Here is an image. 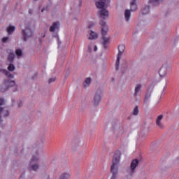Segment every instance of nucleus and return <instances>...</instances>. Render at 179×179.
Returning a JSON list of instances; mask_svg holds the SVG:
<instances>
[{"label":"nucleus","mask_w":179,"mask_h":179,"mask_svg":"<svg viewBox=\"0 0 179 179\" xmlns=\"http://www.w3.org/2000/svg\"><path fill=\"white\" fill-rule=\"evenodd\" d=\"M90 36H89V40H96L97 37H99V35L97 33L93 31H90L89 32Z\"/></svg>","instance_id":"obj_14"},{"label":"nucleus","mask_w":179,"mask_h":179,"mask_svg":"<svg viewBox=\"0 0 179 179\" xmlns=\"http://www.w3.org/2000/svg\"><path fill=\"white\" fill-rule=\"evenodd\" d=\"M150 3H152V5H159V2H160V0H150Z\"/></svg>","instance_id":"obj_28"},{"label":"nucleus","mask_w":179,"mask_h":179,"mask_svg":"<svg viewBox=\"0 0 179 179\" xmlns=\"http://www.w3.org/2000/svg\"><path fill=\"white\" fill-rule=\"evenodd\" d=\"M29 15H31V13H33V12L31 10H29Z\"/></svg>","instance_id":"obj_35"},{"label":"nucleus","mask_w":179,"mask_h":179,"mask_svg":"<svg viewBox=\"0 0 179 179\" xmlns=\"http://www.w3.org/2000/svg\"><path fill=\"white\" fill-rule=\"evenodd\" d=\"M101 93H103L101 90L96 91V94L94 96V106H99V103H100V100H101Z\"/></svg>","instance_id":"obj_8"},{"label":"nucleus","mask_w":179,"mask_h":179,"mask_svg":"<svg viewBox=\"0 0 179 179\" xmlns=\"http://www.w3.org/2000/svg\"><path fill=\"white\" fill-rule=\"evenodd\" d=\"M96 26V22H91L88 25V29H93Z\"/></svg>","instance_id":"obj_30"},{"label":"nucleus","mask_w":179,"mask_h":179,"mask_svg":"<svg viewBox=\"0 0 179 179\" xmlns=\"http://www.w3.org/2000/svg\"><path fill=\"white\" fill-rule=\"evenodd\" d=\"M102 40H103V45L104 48H106V47H107V44H108L109 39H108V38H106L103 36L102 38Z\"/></svg>","instance_id":"obj_25"},{"label":"nucleus","mask_w":179,"mask_h":179,"mask_svg":"<svg viewBox=\"0 0 179 179\" xmlns=\"http://www.w3.org/2000/svg\"><path fill=\"white\" fill-rule=\"evenodd\" d=\"M94 51H97V46L94 45Z\"/></svg>","instance_id":"obj_34"},{"label":"nucleus","mask_w":179,"mask_h":179,"mask_svg":"<svg viewBox=\"0 0 179 179\" xmlns=\"http://www.w3.org/2000/svg\"><path fill=\"white\" fill-rule=\"evenodd\" d=\"M15 69V65L12 64H9V66H8V71H9V72H13Z\"/></svg>","instance_id":"obj_27"},{"label":"nucleus","mask_w":179,"mask_h":179,"mask_svg":"<svg viewBox=\"0 0 179 179\" xmlns=\"http://www.w3.org/2000/svg\"><path fill=\"white\" fill-rule=\"evenodd\" d=\"M8 59L10 61V62H13V61L15 59V53H13V52H10L9 53Z\"/></svg>","instance_id":"obj_23"},{"label":"nucleus","mask_w":179,"mask_h":179,"mask_svg":"<svg viewBox=\"0 0 179 179\" xmlns=\"http://www.w3.org/2000/svg\"><path fill=\"white\" fill-rule=\"evenodd\" d=\"M34 1H38V0H34Z\"/></svg>","instance_id":"obj_38"},{"label":"nucleus","mask_w":179,"mask_h":179,"mask_svg":"<svg viewBox=\"0 0 179 179\" xmlns=\"http://www.w3.org/2000/svg\"><path fill=\"white\" fill-rule=\"evenodd\" d=\"M55 80V78H50L49 80H48V83H54Z\"/></svg>","instance_id":"obj_33"},{"label":"nucleus","mask_w":179,"mask_h":179,"mask_svg":"<svg viewBox=\"0 0 179 179\" xmlns=\"http://www.w3.org/2000/svg\"><path fill=\"white\" fill-rule=\"evenodd\" d=\"M159 73L161 78H164V76L167 75V64H164L161 67V69H159Z\"/></svg>","instance_id":"obj_11"},{"label":"nucleus","mask_w":179,"mask_h":179,"mask_svg":"<svg viewBox=\"0 0 179 179\" xmlns=\"http://www.w3.org/2000/svg\"><path fill=\"white\" fill-rule=\"evenodd\" d=\"M47 179H50V177H48Z\"/></svg>","instance_id":"obj_37"},{"label":"nucleus","mask_w":179,"mask_h":179,"mask_svg":"<svg viewBox=\"0 0 179 179\" xmlns=\"http://www.w3.org/2000/svg\"><path fill=\"white\" fill-rule=\"evenodd\" d=\"M21 34L24 41H26L27 40H29V38H31V37H33L34 31L30 27V24L27 25L25 29L22 30Z\"/></svg>","instance_id":"obj_4"},{"label":"nucleus","mask_w":179,"mask_h":179,"mask_svg":"<svg viewBox=\"0 0 179 179\" xmlns=\"http://www.w3.org/2000/svg\"><path fill=\"white\" fill-rule=\"evenodd\" d=\"M150 12V7L149 6H146L144 8L141 10L142 15H148Z\"/></svg>","instance_id":"obj_18"},{"label":"nucleus","mask_w":179,"mask_h":179,"mask_svg":"<svg viewBox=\"0 0 179 179\" xmlns=\"http://www.w3.org/2000/svg\"><path fill=\"white\" fill-rule=\"evenodd\" d=\"M0 72H1V73H3L7 78H10L11 79L14 78L13 74L10 73V72L8 71V70L6 69H1Z\"/></svg>","instance_id":"obj_16"},{"label":"nucleus","mask_w":179,"mask_h":179,"mask_svg":"<svg viewBox=\"0 0 179 179\" xmlns=\"http://www.w3.org/2000/svg\"><path fill=\"white\" fill-rule=\"evenodd\" d=\"M163 120V115H159L157 116L156 119V125L159 129H163L164 128V125L162 123V120Z\"/></svg>","instance_id":"obj_10"},{"label":"nucleus","mask_w":179,"mask_h":179,"mask_svg":"<svg viewBox=\"0 0 179 179\" xmlns=\"http://www.w3.org/2000/svg\"><path fill=\"white\" fill-rule=\"evenodd\" d=\"M139 166V160L138 159H133L130 164V166L127 168V171L128 174H129L131 177L136 173V169Z\"/></svg>","instance_id":"obj_5"},{"label":"nucleus","mask_w":179,"mask_h":179,"mask_svg":"<svg viewBox=\"0 0 179 179\" xmlns=\"http://www.w3.org/2000/svg\"><path fill=\"white\" fill-rule=\"evenodd\" d=\"M112 129H113V131H115V132H117L118 134H121L122 133V131H124V127L120 124V123L116 122L113 124Z\"/></svg>","instance_id":"obj_9"},{"label":"nucleus","mask_w":179,"mask_h":179,"mask_svg":"<svg viewBox=\"0 0 179 179\" xmlns=\"http://www.w3.org/2000/svg\"><path fill=\"white\" fill-rule=\"evenodd\" d=\"M136 0H132L130 5H131V9L130 12H135L136 9H138V6H136Z\"/></svg>","instance_id":"obj_15"},{"label":"nucleus","mask_w":179,"mask_h":179,"mask_svg":"<svg viewBox=\"0 0 179 179\" xmlns=\"http://www.w3.org/2000/svg\"><path fill=\"white\" fill-rule=\"evenodd\" d=\"M71 175L68 173H63L59 178V179H69Z\"/></svg>","instance_id":"obj_21"},{"label":"nucleus","mask_w":179,"mask_h":179,"mask_svg":"<svg viewBox=\"0 0 179 179\" xmlns=\"http://www.w3.org/2000/svg\"><path fill=\"white\" fill-rule=\"evenodd\" d=\"M44 10H45V8H43V9L41 10V12H44Z\"/></svg>","instance_id":"obj_36"},{"label":"nucleus","mask_w":179,"mask_h":179,"mask_svg":"<svg viewBox=\"0 0 179 179\" xmlns=\"http://www.w3.org/2000/svg\"><path fill=\"white\" fill-rule=\"evenodd\" d=\"M29 170H33V171H36L40 169V159L38 154L33 155L29 162Z\"/></svg>","instance_id":"obj_3"},{"label":"nucleus","mask_w":179,"mask_h":179,"mask_svg":"<svg viewBox=\"0 0 179 179\" xmlns=\"http://www.w3.org/2000/svg\"><path fill=\"white\" fill-rule=\"evenodd\" d=\"M4 86L1 87L0 90L1 93H5V92H8L10 87H13V86L16 85V83L15 80H12L10 79H6L3 81Z\"/></svg>","instance_id":"obj_6"},{"label":"nucleus","mask_w":179,"mask_h":179,"mask_svg":"<svg viewBox=\"0 0 179 179\" xmlns=\"http://www.w3.org/2000/svg\"><path fill=\"white\" fill-rule=\"evenodd\" d=\"M141 92H142V85L137 84L135 86V89H134V97H136L137 96H138Z\"/></svg>","instance_id":"obj_12"},{"label":"nucleus","mask_w":179,"mask_h":179,"mask_svg":"<svg viewBox=\"0 0 179 179\" xmlns=\"http://www.w3.org/2000/svg\"><path fill=\"white\" fill-rule=\"evenodd\" d=\"M124 16L126 22H129L131 19V11L128 9L125 10Z\"/></svg>","instance_id":"obj_17"},{"label":"nucleus","mask_w":179,"mask_h":179,"mask_svg":"<svg viewBox=\"0 0 179 179\" xmlns=\"http://www.w3.org/2000/svg\"><path fill=\"white\" fill-rule=\"evenodd\" d=\"M93 47H94L93 43H91V44H90V45H88V51H89L90 52H92V48H93Z\"/></svg>","instance_id":"obj_31"},{"label":"nucleus","mask_w":179,"mask_h":179,"mask_svg":"<svg viewBox=\"0 0 179 179\" xmlns=\"http://www.w3.org/2000/svg\"><path fill=\"white\" fill-rule=\"evenodd\" d=\"M57 29H59V22H55L50 27V31H51L52 33H54V31H55V30H57Z\"/></svg>","instance_id":"obj_13"},{"label":"nucleus","mask_w":179,"mask_h":179,"mask_svg":"<svg viewBox=\"0 0 179 179\" xmlns=\"http://www.w3.org/2000/svg\"><path fill=\"white\" fill-rule=\"evenodd\" d=\"M118 54L116 59V64H115V69L116 71H118V68L120 66V59H121V57H122V54L124 51H125V45L122 44L119 45L118 46Z\"/></svg>","instance_id":"obj_7"},{"label":"nucleus","mask_w":179,"mask_h":179,"mask_svg":"<svg viewBox=\"0 0 179 179\" xmlns=\"http://www.w3.org/2000/svg\"><path fill=\"white\" fill-rule=\"evenodd\" d=\"M8 40H9V37H3L2 38L3 43H5L6 41H8Z\"/></svg>","instance_id":"obj_32"},{"label":"nucleus","mask_w":179,"mask_h":179,"mask_svg":"<svg viewBox=\"0 0 179 179\" xmlns=\"http://www.w3.org/2000/svg\"><path fill=\"white\" fill-rule=\"evenodd\" d=\"M15 54L17 56V58H20V57L23 55V52H22V50L17 49L15 50Z\"/></svg>","instance_id":"obj_26"},{"label":"nucleus","mask_w":179,"mask_h":179,"mask_svg":"<svg viewBox=\"0 0 179 179\" xmlns=\"http://www.w3.org/2000/svg\"><path fill=\"white\" fill-rule=\"evenodd\" d=\"M90 83H92V79L90 78H87L84 82V87H89L90 86Z\"/></svg>","instance_id":"obj_19"},{"label":"nucleus","mask_w":179,"mask_h":179,"mask_svg":"<svg viewBox=\"0 0 179 179\" xmlns=\"http://www.w3.org/2000/svg\"><path fill=\"white\" fill-rule=\"evenodd\" d=\"M120 159H121V151L117 150L113 156L112 165L110 166V173H112L110 179H117L118 176V164H120Z\"/></svg>","instance_id":"obj_2"},{"label":"nucleus","mask_w":179,"mask_h":179,"mask_svg":"<svg viewBox=\"0 0 179 179\" xmlns=\"http://www.w3.org/2000/svg\"><path fill=\"white\" fill-rule=\"evenodd\" d=\"M15 30H16V27L14 26H10L7 28V33H8V34H13Z\"/></svg>","instance_id":"obj_20"},{"label":"nucleus","mask_w":179,"mask_h":179,"mask_svg":"<svg viewBox=\"0 0 179 179\" xmlns=\"http://www.w3.org/2000/svg\"><path fill=\"white\" fill-rule=\"evenodd\" d=\"M108 3H110V0H95L96 8L100 9L98 11V15L101 19L100 25L101 26V33L103 36H106L107 31H108V26H107V23L103 21L106 19H108V16H110L108 10H107Z\"/></svg>","instance_id":"obj_1"},{"label":"nucleus","mask_w":179,"mask_h":179,"mask_svg":"<svg viewBox=\"0 0 179 179\" xmlns=\"http://www.w3.org/2000/svg\"><path fill=\"white\" fill-rule=\"evenodd\" d=\"M152 96V92H148L145 96L144 101L145 103H148V101L150 99Z\"/></svg>","instance_id":"obj_22"},{"label":"nucleus","mask_w":179,"mask_h":179,"mask_svg":"<svg viewBox=\"0 0 179 179\" xmlns=\"http://www.w3.org/2000/svg\"><path fill=\"white\" fill-rule=\"evenodd\" d=\"M133 115H138L139 114V107L138 106H136L132 111Z\"/></svg>","instance_id":"obj_24"},{"label":"nucleus","mask_w":179,"mask_h":179,"mask_svg":"<svg viewBox=\"0 0 179 179\" xmlns=\"http://www.w3.org/2000/svg\"><path fill=\"white\" fill-rule=\"evenodd\" d=\"M3 104H5V101L3 100V99L0 98V111H2V107H1V106H3Z\"/></svg>","instance_id":"obj_29"}]
</instances>
